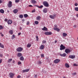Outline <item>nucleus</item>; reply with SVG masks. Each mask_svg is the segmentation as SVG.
Wrapping results in <instances>:
<instances>
[{"mask_svg":"<svg viewBox=\"0 0 78 78\" xmlns=\"http://www.w3.org/2000/svg\"><path fill=\"white\" fill-rule=\"evenodd\" d=\"M43 5L44 6H46V7H48V6H49V4H48V3L47 1L43 2Z\"/></svg>","mask_w":78,"mask_h":78,"instance_id":"obj_1","label":"nucleus"},{"mask_svg":"<svg viewBox=\"0 0 78 78\" xmlns=\"http://www.w3.org/2000/svg\"><path fill=\"white\" fill-rule=\"evenodd\" d=\"M22 50H23V49L21 47H19L16 49V51L18 52H20Z\"/></svg>","mask_w":78,"mask_h":78,"instance_id":"obj_2","label":"nucleus"},{"mask_svg":"<svg viewBox=\"0 0 78 78\" xmlns=\"http://www.w3.org/2000/svg\"><path fill=\"white\" fill-rule=\"evenodd\" d=\"M7 6L9 8H11V7H12V2L11 1H9L7 5Z\"/></svg>","mask_w":78,"mask_h":78,"instance_id":"obj_3","label":"nucleus"},{"mask_svg":"<svg viewBox=\"0 0 78 78\" xmlns=\"http://www.w3.org/2000/svg\"><path fill=\"white\" fill-rule=\"evenodd\" d=\"M65 52L66 53L68 54L71 52V50L69 49H66L65 50Z\"/></svg>","mask_w":78,"mask_h":78,"instance_id":"obj_4","label":"nucleus"},{"mask_svg":"<svg viewBox=\"0 0 78 78\" xmlns=\"http://www.w3.org/2000/svg\"><path fill=\"white\" fill-rule=\"evenodd\" d=\"M60 50H64L66 48V47L63 44H61L60 46Z\"/></svg>","mask_w":78,"mask_h":78,"instance_id":"obj_5","label":"nucleus"},{"mask_svg":"<svg viewBox=\"0 0 78 78\" xmlns=\"http://www.w3.org/2000/svg\"><path fill=\"white\" fill-rule=\"evenodd\" d=\"M60 61V59H57L54 61V63L55 64H58V62H59Z\"/></svg>","mask_w":78,"mask_h":78,"instance_id":"obj_6","label":"nucleus"},{"mask_svg":"<svg viewBox=\"0 0 78 78\" xmlns=\"http://www.w3.org/2000/svg\"><path fill=\"white\" fill-rule=\"evenodd\" d=\"M9 75L10 78H12L14 75V74L12 73H9Z\"/></svg>","mask_w":78,"mask_h":78,"instance_id":"obj_7","label":"nucleus"},{"mask_svg":"<svg viewBox=\"0 0 78 78\" xmlns=\"http://www.w3.org/2000/svg\"><path fill=\"white\" fill-rule=\"evenodd\" d=\"M44 34L46 35H51L52 33H51V32H45Z\"/></svg>","mask_w":78,"mask_h":78,"instance_id":"obj_8","label":"nucleus"},{"mask_svg":"<svg viewBox=\"0 0 78 78\" xmlns=\"http://www.w3.org/2000/svg\"><path fill=\"white\" fill-rule=\"evenodd\" d=\"M7 23L8 25H11L12 23V21L11 20H8Z\"/></svg>","mask_w":78,"mask_h":78,"instance_id":"obj_9","label":"nucleus"},{"mask_svg":"<svg viewBox=\"0 0 78 78\" xmlns=\"http://www.w3.org/2000/svg\"><path fill=\"white\" fill-rule=\"evenodd\" d=\"M55 17H56V15H51L49 16V17H50L51 19H54Z\"/></svg>","mask_w":78,"mask_h":78,"instance_id":"obj_10","label":"nucleus"},{"mask_svg":"<svg viewBox=\"0 0 78 78\" xmlns=\"http://www.w3.org/2000/svg\"><path fill=\"white\" fill-rule=\"evenodd\" d=\"M69 58H71V59H73L74 58H75V56L70 55H69Z\"/></svg>","mask_w":78,"mask_h":78,"instance_id":"obj_11","label":"nucleus"},{"mask_svg":"<svg viewBox=\"0 0 78 78\" xmlns=\"http://www.w3.org/2000/svg\"><path fill=\"white\" fill-rule=\"evenodd\" d=\"M60 56H61L62 57H65V56H66V54L65 53H64L63 54H60Z\"/></svg>","mask_w":78,"mask_h":78,"instance_id":"obj_12","label":"nucleus"},{"mask_svg":"<svg viewBox=\"0 0 78 78\" xmlns=\"http://www.w3.org/2000/svg\"><path fill=\"white\" fill-rule=\"evenodd\" d=\"M29 70H30V69H26L23 70V73H24V72H29Z\"/></svg>","mask_w":78,"mask_h":78,"instance_id":"obj_13","label":"nucleus"},{"mask_svg":"<svg viewBox=\"0 0 78 78\" xmlns=\"http://www.w3.org/2000/svg\"><path fill=\"white\" fill-rule=\"evenodd\" d=\"M43 12L44 13H47V9L45 8L43 10Z\"/></svg>","mask_w":78,"mask_h":78,"instance_id":"obj_14","label":"nucleus"},{"mask_svg":"<svg viewBox=\"0 0 78 78\" xmlns=\"http://www.w3.org/2000/svg\"><path fill=\"white\" fill-rule=\"evenodd\" d=\"M31 3H32V4H36L37 3V2L35 0H31Z\"/></svg>","mask_w":78,"mask_h":78,"instance_id":"obj_15","label":"nucleus"},{"mask_svg":"<svg viewBox=\"0 0 78 78\" xmlns=\"http://www.w3.org/2000/svg\"><path fill=\"white\" fill-rule=\"evenodd\" d=\"M18 12V9H15L13 11V12H14V14H17Z\"/></svg>","mask_w":78,"mask_h":78,"instance_id":"obj_16","label":"nucleus"},{"mask_svg":"<svg viewBox=\"0 0 78 78\" xmlns=\"http://www.w3.org/2000/svg\"><path fill=\"white\" fill-rule=\"evenodd\" d=\"M9 32V34H11V35H12V34H13V30H10Z\"/></svg>","mask_w":78,"mask_h":78,"instance_id":"obj_17","label":"nucleus"},{"mask_svg":"<svg viewBox=\"0 0 78 78\" xmlns=\"http://www.w3.org/2000/svg\"><path fill=\"white\" fill-rule=\"evenodd\" d=\"M65 66L66 68H69L70 66L68 63H66L65 64Z\"/></svg>","mask_w":78,"mask_h":78,"instance_id":"obj_18","label":"nucleus"},{"mask_svg":"<svg viewBox=\"0 0 78 78\" xmlns=\"http://www.w3.org/2000/svg\"><path fill=\"white\" fill-rule=\"evenodd\" d=\"M44 47H44V46L43 45H41V46L40 48L41 50H43V49L44 48Z\"/></svg>","mask_w":78,"mask_h":78,"instance_id":"obj_19","label":"nucleus"},{"mask_svg":"<svg viewBox=\"0 0 78 78\" xmlns=\"http://www.w3.org/2000/svg\"><path fill=\"white\" fill-rule=\"evenodd\" d=\"M42 30H43V31H46L47 30V28L45 27H44V28L42 29Z\"/></svg>","mask_w":78,"mask_h":78,"instance_id":"obj_20","label":"nucleus"},{"mask_svg":"<svg viewBox=\"0 0 78 78\" xmlns=\"http://www.w3.org/2000/svg\"><path fill=\"white\" fill-rule=\"evenodd\" d=\"M62 35L63 37H66L67 36V34L65 33H63L62 34Z\"/></svg>","mask_w":78,"mask_h":78,"instance_id":"obj_21","label":"nucleus"},{"mask_svg":"<svg viewBox=\"0 0 78 78\" xmlns=\"http://www.w3.org/2000/svg\"><path fill=\"white\" fill-rule=\"evenodd\" d=\"M22 54L21 53L19 52L18 54V57H20V56H22Z\"/></svg>","mask_w":78,"mask_h":78,"instance_id":"obj_22","label":"nucleus"},{"mask_svg":"<svg viewBox=\"0 0 78 78\" xmlns=\"http://www.w3.org/2000/svg\"><path fill=\"white\" fill-rule=\"evenodd\" d=\"M0 12L1 13H2V14H3L4 13V10L3 9H1L0 10Z\"/></svg>","mask_w":78,"mask_h":78,"instance_id":"obj_23","label":"nucleus"},{"mask_svg":"<svg viewBox=\"0 0 78 78\" xmlns=\"http://www.w3.org/2000/svg\"><path fill=\"white\" fill-rule=\"evenodd\" d=\"M40 19L41 17L40 16H38L36 18V20H40Z\"/></svg>","mask_w":78,"mask_h":78,"instance_id":"obj_24","label":"nucleus"},{"mask_svg":"<svg viewBox=\"0 0 78 78\" xmlns=\"http://www.w3.org/2000/svg\"><path fill=\"white\" fill-rule=\"evenodd\" d=\"M0 47L3 48H4V45H3V44H2V43H0Z\"/></svg>","mask_w":78,"mask_h":78,"instance_id":"obj_25","label":"nucleus"},{"mask_svg":"<svg viewBox=\"0 0 78 78\" xmlns=\"http://www.w3.org/2000/svg\"><path fill=\"white\" fill-rule=\"evenodd\" d=\"M24 17H25V18H26L28 17V15L27 14H24Z\"/></svg>","mask_w":78,"mask_h":78,"instance_id":"obj_26","label":"nucleus"},{"mask_svg":"<svg viewBox=\"0 0 78 78\" xmlns=\"http://www.w3.org/2000/svg\"><path fill=\"white\" fill-rule=\"evenodd\" d=\"M19 17L20 19L23 18V15H20L19 16Z\"/></svg>","mask_w":78,"mask_h":78,"instance_id":"obj_27","label":"nucleus"},{"mask_svg":"<svg viewBox=\"0 0 78 78\" xmlns=\"http://www.w3.org/2000/svg\"><path fill=\"white\" fill-rule=\"evenodd\" d=\"M20 59L21 61H23V59H24V58H23V56L21 57L20 58Z\"/></svg>","mask_w":78,"mask_h":78,"instance_id":"obj_28","label":"nucleus"},{"mask_svg":"<svg viewBox=\"0 0 78 78\" xmlns=\"http://www.w3.org/2000/svg\"><path fill=\"white\" fill-rule=\"evenodd\" d=\"M34 23L36 25H38L39 23V22L37 21H35Z\"/></svg>","mask_w":78,"mask_h":78,"instance_id":"obj_29","label":"nucleus"},{"mask_svg":"<svg viewBox=\"0 0 78 78\" xmlns=\"http://www.w3.org/2000/svg\"><path fill=\"white\" fill-rule=\"evenodd\" d=\"M12 61V58L9 59L8 60V62H10Z\"/></svg>","mask_w":78,"mask_h":78,"instance_id":"obj_30","label":"nucleus"},{"mask_svg":"<svg viewBox=\"0 0 78 78\" xmlns=\"http://www.w3.org/2000/svg\"><path fill=\"white\" fill-rule=\"evenodd\" d=\"M31 44H27V47H28V48H29L31 47Z\"/></svg>","mask_w":78,"mask_h":78,"instance_id":"obj_31","label":"nucleus"},{"mask_svg":"<svg viewBox=\"0 0 78 78\" xmlns=\"http://www.w3.org/2000/svg\"><path fill=\"white\" fill-rule=\"evenodd\" d=\"M75 11H78V7H76L75 8Z\"/></svg>","mask_w":78,"mask_h":78,"instance_id":"obj_32","label":"nucleus"},{"mask_svg":"<svg viewBox=\"0 0 78 78\" xmlns=\"http://www.w3.org/2000/svg\"><path fill=\"white\" fill-rule=\"evenodd\" d=\"M41 63H42V62H41V61H39L38 62V64H40V65L41 64Z\"/></svg>","mask_w":78,"mask_h":78,"instance_id":"obj_33","label":"nucleus"},{"mask_svg":"<svg viewBox=\"0 0 78 78\" xmlns=\"http://www.w3.org/2000/svg\"><path fill=\"white\" fill-rule=\"evenodd\" d=\"M19 1H20V0H16L15 2L16 3H19Z\"/></svg>","mask_w":78,"mask_h":78,"instance_id":"obj_34","label":"nucleus"},{"mask_svg":"<svg viewBox=\"0 0 78 78\" xmlns=\"http://www.w3.org/2000/svg\"><path fill=\"white\" fill-rule=\"evenodd\" d=\"M3 26L1 25H0V30H2V29H3Z\"/></svg>","mask_w":78,"mask_h":78,"instance_id":"obj_35","label":"nucleus"},{"mask_svg":"<svg viewBox=\"0 0 78 78\" xmlns=\"http://www.w3.org/2000/svg\"><path fill=\"white\" fill-rule=\"evenodd\" d=\"M73 66H78V65H77V64H76V63H74L73 64Z\"/></svg>","mask_w":78,"mask_h":78,"instance_id":"obj_36","label":"nucleus"},{"mask_svg":"<svg viewBox=\"0 0 78 78\" xmlns=\"http://www.w3.org/2000/svg\"><path fill=\"white\" fill-rule=\"evenodd\" d=\"M53 29L54 30H55V31H57V29H58V28H54Z\"/></svg>","mask_w":78,"mask_h":78,"instance_id":"obj_37","label":"nucleus"},{"mask_svg":"<svg viewBox=\"0 0 78 78\" xmlns=\"http://www.w3.org/2000/svg\"><path fill=\"white\" fill-rule=\"evenodd\" d=\"M46 42H47V41H46L43 40V44H45V43H46Z\"/></svg>","mask_w":78,"mask_h":78,"instance_id":"obj_38","label":"nucleus"},{"mask_svg":"<svg viewBox=\"0 0 78 78\" xmlns=\"http://www.w3.org/2000/svg\"><path fill=\"white\" fill-rule=\"evenodd\" d=\"M43 6H44L43 5H41L40 6H39V8H43Z\"/></svg>","mask_w":78,"mask_h":78,"instance_id":"obj_39","label":"nucleus"},{"mask_svg":"<svg viewBox=\"0 0 78 78\" xmlns=\"http://www.w3.org/2000/svg\"><path fill=\"white\" fill-rule=\"evenodd\" d=\"M14 38H15V35H13L12 38V39H14Z\"/></svg>","mask_w":78,"mask_h":78,"instance_id":"obj_40","label":"nucleus"},{"mask_svg":"<svg viewBox=\"0 0 78 78\" xmlns=\"http://www.w3.org/2000/svg\"><path fill=\"white\" fill-rule=\"evenodd\" d=\"M29 24H30V22L29 21H27V25H29Z\"/></svg>","mask_w":78,"mask_h":78,"instance_id":"obj_41","label":"nucleus"},{"mask_svg":"<svg viewBox=\"0 0 78 78\" xmlns=\"http://www.w3.org/2000/svg\"><path fill=\"white\" fill-rule=\"evenodd\" d=\"M41 57H42V58H44V54H41Z\"/></svg>","mask_w":78,"mask_h":78,"instance_id":"obj_42","label":"nucleus"},{"mask_svg":"<svg viewBox=\"0 0 78 78\" xmlns=\"http://www.w3.org/2000/svg\"><path fill=\"white\" fill-rule=\"evenodd\" d=\"M35 11H36V10L34 9L32 11V12H34Z\"/></svg>","mask_w":78,"mask_h":78,"instance_id":"obj_43","label":"nucleus"},{"mask_svg":"<svg viewBox=\"0 0 78 78\" xmlns=\"http://www.w3.org/2000/svg\"><path fill=\"white\" fill-rule=\"evenodd\" d=\"M76 73H73L72 75H76Z\"/></svg>","mask_w":78,"mask_h":78,"instance_id":"obj_44","label":"nucleus"},{"mask_svg":"<svg viewBox=\"0 0 78 78\" xmlns=\"http://www.w3.org/2000/svg\"><path fill=\"white\" fill-rule=\"evenodd\" d=\"M75 6H78V4L76 3H75Z\"/></svg>","mask_w":78,"mask_h":78,"instance_id":"obj_45","label":"nucleus"},{"mask_svg":"<svg viewBox=\"0 0 78 78\" xmlns=\"http://www.w3.org/2000/svg\"><path fill=\"white\" fill-rule=\"evenodd\" d=\"M17 77V78H21V76H20V75H18Z\"/></svg>","mask_w":78,"mask_h":78,"instance_id":"obj_46","label":"nucleus"},{"mask_svg":"<svg viewBox=\"0 0 78 78\" xmlns=\"http://www.w3.org/2000/svg\"><path fill=\"white\" fill-rule=\"evenodd\" d=\"M57 31L59 32L60 31V30L59 29H58V28H57Z\"/></svg>","mask_w":78,"mask_h":78,"instance_id":"obj_47","label":"nucleus"},{"mask_svg":"<svg viewBox=\"0 0 78 78\" xmlns=\"http://www.w3.org/2000/svg\"><path fill=\"white\" fill-rule=\"evenodd\" d=\"M22 64V63H21V62H18V64L19 65V64Z\"/></svg>","mask_w":78,"mask_h":78,"instance_id":"obj_48","label":"nucleus"},{"mask_svg":"<svg viewBox=\"0 0 78 78\" xmlns=\"http://www.w3.org/2000/svg\"><path fill=\"white\" fill-rule=\"evenodd\" d=\"M37 74H36L35 75H34V78H37Z\"/></svg>","mask_w":78,"mask_h":78,"instance_id":"obj_49","label":"nucleus"},{"mask_svg":"<svg viewBox=\"0 0 78 78\" xmlns=\"http://www.w3.org/2000/svg\"><path fill=\"white\" fill-rule=\"evenodd\" d=\"M2 59H0V64H1L2 63Z\"/></svg>","mask_w":78,"mask_h":78,"instance_id":"obj_50","label":"nucleus"},{"mask_svg":"<svg viewBox=\"0 0 78 78\" xmlns=\"http://www.w3.org/2000/svg\"><path fill=\"white\" fill-rule=\"evenodd\" d=\"M21 34V33H19L18 34V36H20Z\"/></svg>","mask_w":78,"mask_h":78,"instance_id":"obj_51","label":"nucleus"},{"mask_svg":"<svg viewBox=\"0 0 78 78\" xmlns=\"http://www.w3.org/2000/svg\"><path fill=\"white\" fill-rule=\"evenodd\" d=\"M7 20H8V19H5V22H7Z\"/></svg>","mask_w":78,"mask_h":78,"instance_id":"obj_52","label":"nucleus"},{"mask_svg":"<svg viewBox=\"0 0 78 78\" xmlns=\"http://www.w3.org/2000/svg\"><path fill=\"white\" fill-rule=\"evenodd\" d=\"M35 6H37V8H39V6H38V5H35Z\"/></svg>","mask_w":78,"mask_h":78,"instance_id":"obj_53","label":"nucleus"},{"mask_svg":"<svg viewBox=\"0 0 78 78\" xmlns=\"http://www.w3.org/2000/svg\"><path fill=\"white\" fill-rule=\"evenodd\" d=\"M74 28H76V25H74Z\"/></svg>","mask_w":78,"mask_h":78,"instance_id":"obj_54","label":"nucleus"},{"mask_svg":"<svg viewBox=\"0 0 78 78\" xmlns=\"http://www.w3.org/2000/svg\"><path fill=\"white\" fill-rule=\"evenodd\" d=\"M57 42H58V41H57L55 40V43H57Z\"/></svg>","mask_w":78,"mask_h":78,"instance_id":"obj_55","label":"nucleus"},{"mask_svg":"<svg viewBox=\"0 0 78 78\" xmlns=\"http://www.w3.org/2000/svg\"><path fill=\"white\" fill-rule=\"evenodd\" d=\"M2 3V0H0V4Z\"/></svg>","mask_w":78,"mask_h":78,"instance_id":"obj_56","label":"nucleus"},{"mask_svg":"<svg viewBox=\"0 0 78 78\" xmlns=\"http://www.w3.org/2000/svg\"><path fill=\"white\" fill-rule=\"evenodd\" d=\"M29 7H32L33 6L31 5H30L29 6Z\"/></svg>","mask_w":78,"mask_h":78,"instance_id":"obj_57","label":"nucleus"},{"mask_svg":"<svg viewBox=\"0 0 78 78\" xmlns=\"http://www.w3.org/2000/svg\"><path fill=\"white\" fill-rule=\"evenodd\" d=\"M54 27H55V28H57V26L56 25H54Z\"/></svg>","mask_w":78,"mask_h":78,"instance_id":"obj_58","label":"nucleus"},{"mask_svg":"<svg viewBox=\"0 0 78 78\" xmlns=\"http://www.w3.org/2000/svg\"><path fill=\"white\" fill-rule=\"evenodd\" d=\"M2 56H3V55H2V54H0V57H2Z\"/></svg>","mask_w":78,"mask_h":78,"instance_id":"obj_59","label":"nucleus"},{"mask_svg":"<svg viewBox=\"0 0 78 78\" xmlns=\"http://www.w3.org/2000/svg\"><path fill=\"white\" fill-rule=\"evenodd\" d=\"M76 16L77 17H78V14H77L76 15Z\"/></svg>","mask_w":78,"mask_h":78,"instance_id":"obj_60","label":"nucleus"},{"mask_svg":"<svg viewBox=\"0 0 78 78\" xmlns=\"http://www.w3.org/2000/svg\"><path fill=\"white\" fill-rule=\"evenodd\" d=\"M36 40L37 41L39 40V38H37Z\"/></svg>","mask_w":78,"mask_h":78,"instance_id":"obj_61","label":"nucleus"},{"mask_svg":"<svg viewBox=\"0 0 78 78\" xmlns=\"http://www.w3.org/2000/svg\"><path fill=\"white\" fill-rule=\"evenodd\" d=\"M3 36H4L3 34H1V36H2V37H3Z\"/></svg>","mask_w":78,"mask_h":78,"instance_id":"obj_62","label":"nucleus"},{"mask_svg":"<svg viewBox=\"0 0 78 78\" xmlns=\"http://www.w3.org/2000/svg\"><path fill=\"white\" fill-rule=\"evenodd\" d=\"M22 27H20V30H22Z\"/></svg>","mask_w":78,"mask_h":78,"instance_id":"obj_63","label":"nucleus"},{"mask_svg":"<svg viewBox=\"0 0 78 78\" xmlns=\"http://www.w3.org/2000/svg\"><path fill=\"white\" fill-rule=\"evenodd\" d=\"M14 62H15V61H14V60L13 61V63H14Z\"/></svg>","mask_w":78,"mask_h":78,"instance_id":"obj_64","label":"nucleus"}]
</instances>
